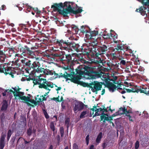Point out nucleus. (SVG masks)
I'll use <instances>...</instances> for the list:
<instances>
[{"mask_svg":"<svg viewBox=\"0 0 149 149\" xmlns=\"http://www.w3.org/2000/svg\"><path fill=\"white\" fill-rule=\"evenodd\" d=\"M105 82L106 84V86L110 92H113L116 90H118V89H123L121 88H118L114 84L108 81L107 80H105Z\"/></svg>","mask_w":149,"mask_h":149,"instance_id":"obj_14","label":"nucleus"},{"mask_svg":"<svg viewBox=\"0 0 149 149\" xmlns=\"http://www.w3.org/2000/svg\"><path fill=\"white\" fill-rule=\"evenodd\" d=\"M96 56V59H97L96 61V63H102V65L103 66H104V63H105L106 62H104V61L103 60V59H102L101 58H100V57H99L98 56Z\"/></svg>","mask_w":149,"mask_h":149,"instance_id":"obj_26","label":"nucleus"},{"mask_svg":"<svg viewBox=\"0 0 149 149\" xmlns=\"http://www.w3.org/2000/svg\"><path fill=\"white\" fill-rule=\"evenodd\" d=\"M81 32L83 33L85 32V28H84V26H81Z\"/></svg>","mask_w":149,"mask_h":149,"instance_id":"obj_61","label":"nucleus"},{"mask_svg":"<svg viewBox=\"0 0 149 149\" xmlns=\"http://www.w3.org/2000/svg\"><path fill=\"white\" fill-rule=\"evenodd\" d=\"M136 11L140 12L142 15L145 16L146 15V17H147L146 12H147V13H149V10L146 7L144 6H141L139 9H136Z\"/></svg>","mask_w":149,"mask_h":149,"instance_id":"obj_17","label":"nucleus"},{"mask_svg":"<svg viewBox=\"0 0 149 149\" xmlns=\"http://www.w3.org/2000/svg\"><path fill=\"white\" fill-rule=\"evenodd\" d=\"M56 40V44L60 47L62 49L69 51L71 50L77 52L81 51L83 49L81 46H80L79 44H76L73 42H67L63 40Z\"/></svg>","mask_w":149,"mask_h":149,"instance_id":"obj_2","label":"nucleus"},{"mask_svg":"<svg viewBox=\"0 0 149 149\" xmlns=\"http://www.w3.org/2000/svg\"><path fill=\"white\" fill-rule=\"evenodd\" d=\"M45 79H46L39 77L38 79H37V81L39 82H40L41 83V82L42 81H43L42 82H44L45 81V80H45Z\"/></svg>","mask_w":149,"mask_h":149,"instance_id":"obj_56","label":"nucleus"},{"mask_svg":"<svg viewBox=\"0 0 149 149\" xmlns=\"http://www.w3.org/2000/svg\"><path fill=\"white\" fill-rule=\"evenodd\" d=\"M102 137V132H100L97 137V138L95 140L96 142L97 143H100Z\"/></svg>","mask_w":149,"mask_h":149,"instance_id":"obj_25","label":"nucleus"},{"mask_svg":"<svg viewBox=\"0 0 149 149\" xmlns=\"http://www.w3.org/2000/svg\"><path fill=\"white\" fill-rule=\"evenodd\" d=\"M52 54L53 56V59H54V60H55V58L60 57L61 58L62 56V54H61L60 53H52Z\"/></svg>","mask_w":149,"mask_h":149,"instance_id":"obj_36","label":"nucleus"},{"mask_svg":"<svg viewBox=\"0 0 149 149\" xmlns=\"http://www.w3.org/2000/svg\"><path fill=\"white\" fill-rule=\"evenodd\" d=\"M6 136V133H1L0 139V149H3L5 146V140Z\"/></svg>","mask_w":149,"mask_h":149,"instance_id":"obj_19","label":"nucleus"},{"mask_svg":"<svg viewBox=\"0 0 149 149\" xmlns=\"http://www.w3.org/2000/svg\"><path fill=\"white\" fill-rule=\"evenodd\" d=\"M60 132L61 135V136L63 137L64 135V128L63 127H61L60 128Z\"/></svg>","mask_w":149,"mask_h":149,"instance_id":"obj_43","label":"nucleus"},{"mask_svg":"<svg viewBox=\"0 0 149 149\" xmlns=\"http://www.w3.org/2000/svg\"><path fill=\"white\" fill-rule=\"evenodd\" d=\"M60 59L61 61H65L68 64L72 63L73 61H75L74 58L73 60H72V57L70 54H62V56Z\"/></svg>","mask_w":149,"mask_h":149,"instance_id":"obj_16","label":"nucleus"},{"mask_svg":"<svg viewBox=\"0 0 149 149\" xmlns=\"http://www.w3.org/2000/svg\"><path fill=\"white\" fill-rule=\"evenodd\" d=\"M95 115L96 116H99L100 115V112L102 111V107L97 108L95 109Z\"/></svg>","mask_w":149,"mask_h":149,"instance_id":"obj_37","label":"nucleus"},{"mask_svg":"<svg viewBox=\"0 0 149 149\" xmlns=\"http://www.w3.org/2000/svg\"><path fill=\"white\" fill-rule=\"evenodd\" d=\"M90 88H91L92 91L95 94L97 93V91L101 90L102 85L99 83H94L93 82L91 83Z\"/></svg>","mask_w":149,"mask_h":149,"instance_id":"obj_15","label":"nucleus"},{"mask_svg":"<svg viewBox=\"0 0 149 149\" xmlns=\"http://www.w3.org/2000/svg\"><path fill=\"white\" fill-rule=\"evenodd\" d=\"M134 65H137L138 64H139L140 62L139 60H138L137 61H136L134 62Z\"/></svg>","mask_w":149,"mask_h":149,"instance_id":"obj_62","label":"nucleus"},{"mask_svg":"<svg viewBox=\"0 0 149 149\" xmlns=\"http://www.w3.org/2000/svg\"><path fill=\"white\" fill-rule=\"evenodd\" d=\"M127 111V109L125 107H120L119 109V110L118 111L120 114H123L124 113H125Z\"/></svg>","mask_w":149,"mask_h":149,"instance_id":"obj_31","label":"nucleus"},{"mask_svg":"<svg viewBox=\"0 0 149 149\" xmlns=\"http://www.w3.org/2000/svg\"><path fill=\"white\" fill-rule=\"evenodd\" d=\"M19 99H20L24 101L25 102H29L31 99L30 97L28 96H22L19 95Z\"/></svg>","mask_w":149,"mask_h":149,"instance_id":"obj_23","label":"nucleus"},{"mask_svg":"<svg viewBox=\"0 0 149 149\" xmlns=\"http://www.w3.org/2000/svg\"><path fill=\"white\" fill-rule=\"evenodd\" d=\"M94 67H91V66H86V67L84 68L82 71L77 72V74L79 75L75 77L72 79V82L75 84L80 85L84 87H88L90 88L91 83H86L80 80L82 78V77L85 75H87L92 79H95L100 77L102 75L100 71H97L95 69Z\"/></svg>","mask_w":149,"mask_h":149,"instance_id":"obj_1","label":"nucleus"},{"mask_svg":"<svg viewBox=\"0 0 149 149\" xmlns=\"http://www.w3.org/2000/svg\"><path fill=\"white\" fill-rule=\"evenodd\" d=\"M33 83L34 85H39L38 87L40 88H44L46 90H47L50 91L51 89H49L48 87L52 88L53 87L52 85L46 79H45V81L42 82L41 83L38 81L37 79L34 78H33Z\"/></svg>","mask_w":149,"mask_h":149,"instance_id":"obj_5","label":"nucleus"},{"mask_svg":"<svg viewBox=\"0 0 149 149\" xmlns=\"http://www.w3.org/2000/svg\"><path fill=\"white\" fill-rule=\"evenodd\" d=\"M8 107V102L6 100H4L2 103V105L1 107V111H6Z\"/></svg>","mask_w":149,"mask_h":149,"instance_id":"obj_21","label":"nucleus"},{"mask_svg":"<svg viewBox=\"0 0 149 149\" xmlns=\"http://www.w3.org/2000/svg\"><path fill=\"white\" fill-rule=\"evenodd\" d=\"M37 99H38V98L37 97H35V102L34 103V104L36 106L37 105H39V102H40L39 101H38V100L37 101Z\"/></svg>","mask_w":149,"mask_h":149,"instance_id":"obj_54","label":"nucleus"},{"mask_svg":"<svg viewBox=\"0 0 149 149\" xmlns=\"http://www.w3.org/2000/svg\"><path fill=\"white\" fill-rule=\"evenodd\" d=\"M83 11L82 7H79L77 10H74L72 14L77 15L81 13Z\"/></svg>","mask_w":149,"mask_h":149,"instance_id":"obj_29","label":"nucleus"},{"mask_svg":"<svg viewBox=\"0 0 149 149\" xmlns=\"http://www.w3.org/2000/svg\"><path fill=\"white\" fill-rule=\"evenodd\" d=\"M116 51H123L124 53L125 51H127L128 49V48L127 47L126 48L123 46L121 45H118L117 47L115 48V49H114L113 51H114L115 50Z\"/></svg>","mask_w":149,"mask_h":149,"instance_id":"obj_22","label":"nucleus"},{"mask_svg":"<svg viewBox=\"0 0 149 149\" xmlns=\"http://www.w3.org/2000/svg\"><path fill=\"white\" fill-rule=\"evenodd\" d=\"M13 133V132L11 130H8L7 134V139L8 141L11 137V135Z\"/></svg>","mask_w":149,"mask_h":149,"instance_id":"obj_34","label":"nucleus"},{"mask_svg":"<svg viewBox=\"0 0 149 149\" xmlns=\"http://www.w3.org/2000/svg\"><path fill=\"white\" fill-rule=\"evenodd\" d=\"M32 133V127H30L27 130V134L29 136L31 135Z\"/></svg>","mask_w":149,"mask_h":149,"instance_id":"obj_39","label":"nucleus"},{"mask_svg":"<svg viewBox=\"0 0 149 149\" xmlns=\"http://www.w3.org/2000/svg\"><path fill=\"white\" fill-rule=\"evenodd\" d=\"M70 120V118H68L65 119V124L67 125V127L68 130V128L69 127Z\"/></svg>","mask_w":149,"mask_h":149,"instance_id":"obj_38","label":"nucleus"},{"mask_svg":"<svg viewBox=\"0 0 149 149\" xmlns=\"http://www.w3.org/2000/svg\"><path fill=\"white\" fill-rule=\"evenodd\" d=\"M36 67L35 66L33 69V71L34 72H37L38 73L43 72V74H45L46 70L44 68H39V66L36 63Z\"/></svg>","mask_w":149,"mask_h":149,"instance_id":"obj_20","label":"nucleus"},{"mask_svg":"<svg viewBox=\"0 0 149 149\" xmlns=\"http://www.w3.org/2000/svg\"><path fill=\"white\" fill-rule=\"evenodd\" d=\"M32 7H31L30 6H29V7L27 8V9H26V11L25 12L26 13L30 12L31 9H32Z\"/></svg>","mask_w":149,"mask_h":149,"instance_id":"obj_53","label":"nucleus"},{"mask_svg":"<svg viewBox=\"0 0 149 149\" xmlns=\"http://www.w3.org/2000/svg\"><path fill=\"white\" fill-rule=\"evenodd\" d=\"M101 120L103 121V123L104 124H105L106 121H108L109 122V118L108 116H106L104 115H102L100 116Z\"/></svg>","mask_w":149,"mask_h":149,"instance_id":"obj_27","label":"nucleus"},{"mask_svg":"<svg viewBox=\"0 0 149 149\" xmlns=\"http://www.w3.org/2000/svg\"><path fill=\"white\" fill-rule=\"evenodd\" d=\"M5 55V54L3 51L0 50V57H1V56H3V55Z\"/></svg>","mask_w":149,"mask_h":149,"instance_id":"obj_63","label":"nucleus"},{"mask_svg":"<svg viewBox=\"0 0 149 149\" xmlns=\"http://www.w3.org/2000/svg\"><path fill=\"white\" fill-rule=\"evenodd\" d=\"M84 104L81 102L77 101L74 104L73 110L74 112L76 113L79 111L83 110L84 108Z\"/></svg>","mask_w":149,"mask_h":149,"instance_id":"obj_13","label":"nucleus"},{"mask_svg":"<svg viewBox=\"0 0 149 149\" xmlns=\"http://www.w3.org/2000/svg\"><path fill=\"white\" fill-rule=\"evenodd\" d=\"M107 146V144H106V143L105 142H104L102 144V147L104 149Z\"/></svg>","mask_w":149,"mask_h":149,"instance_id":"obj_64","label":"nucleus"},{"mask_svg":"<svg viewBox=\"0 0 149 149\" xmlns=\"http://www.w3.org/2000/svg\"><path fill=\"white\" fill-rule=\"evenodd\" d=\"M42 111L45 118L47 119H48L49 118V116L46 111L45 109H43Z\"/></svg>","mask_w":149,"mask_h":149,"instance_id":"obj_42","label":"nucleus"},{"mask_svg":"<svg viewBox=\"0 0 149 149\" xmlns=\"http://www.w3.org/2000/svg\"><path fill=\"white\" fill-rule=\"evenodd\" d=\"M103 35L104 36H106V38H110V36L111 37H113V35L112 34V33H110V35H109V33H107V34L104 33V34Z\"/></svg>","mask_w":149,"mask_h":149,"instance_id":"obj_46","label":"nucleus"},{"mask_svg":"<svg viewBox=\"0 0 149 149\" xmlns=\"http://www.w3.org/2000/svg\"><path fill=\"white\" fill-rule=\"evenodd\" d=\"M52 100H53L57 101V102H59V100L58 98V97H53V98H51Z\"/></svg>","mask_w":149,"mask_h":149,"instance_id":"obj_60","label":"nucleus"},{"mask_svg":"<svg viewBox=\"0 0 149 149\" xmlns=\"http://www.w3.org/2000/svg\"><path fill=\"white\" fill-rule=\"evenodd\" d=\"M124 59V58H123V59H120V62L119 63H118V64L122 65H127V63L128 62L127 61H126V60H125Z\"/></svg>","mask_w":149,"mask_h":149,"instance_id":"obj_33","label":"nucleus"},{"mask_svg":"<svg viewBox=\"0 0 149 149\" xmlns=\"http://www.w3.org/2000/svg\"><path fill=\"white\" fill-rule=\"evenodd\" d=\"M108 49L107 47L105 45H102L101 46H98L97 49H95V55L97 56L99 55L104 54L106 53Z\"/></svg>","mask_w":149,"mask_h":149,"instance_id":"obj_11","label":"nucleus"},{"mask_svg":"<svg viewBox=\"0 0 149 149\" xmlns=\"http://www.w3.org/2000/svg\"><path fill=\"white\" fill-rule=\"evenodd\" d=\"M69 3L72 4V2H65L63 3L61 2L58 3H55L52 5L51 8H53V10L54 12L57 11L59 13V10H61V8H64L65 7H67Z\"/></svg>","mask_w":149,"mask_h":149,"instance_id":"obj_7","label":"nucleus"},{"mask_svg":"<svg viewBox=\"0 0 149 149\" xmlns=\"http://www.w3.org/2000/svg\"><path fill=\"white\" fill-rule=\"evenodd\" d=\"M10 91L13 93L14 95V96L15 97V99L16 98V97H19L20 94H17V93H15V91H13L12 90L10 89Z\"/></svg>","mask_w":149,"mask_h":149,"instance_id":"obj_47","label":"nucleus"},{"mask_svg":"<svg viewBox=\"0 0 149 149\" xmlns=\"http://www.w3.org/2000/svg\"><path fill=\"white\" fill-rule=\"evenodd\" d=\"M89 135L88 134L86 136V145H88L89 142Z\"/></svg>","mask_w":149,"mask_h":149,"instance_id":"obj_51","label":"nucleus"},{"mask_svg":"<svg viewBox=\"0 0 149 149\" xmlns=\"http://www.w3.org/2000/svg\"><path fill=\"white\" fill-rule=\"evenodd\" d=\"M23 140H24L23 138L22 137L19 138L18 140L17 141V144L19 143H22L23 141Z\"/></svg>","mask_w":149,"mask_h":149,"instance_id":"obj_52","label":"nucleus"},{"mask_svg":"<svg viewBox=\"0 0 149 149\" xmlns=\"http://www.w3.org/2000/svg\"><path fill=\"white\" fill-rule=\"evenodd\" d=\"M80 61L83 64H86V65H84L83 64L82 65H85V66H88V65H90V66H91V67H94L95 68V70H96V68H95V66H92L91 65H89V64H90V62H89L88 61H87L85 60L84 58H82L80 59Z\"/></svg>","mask_w":149,"mask_h":149,"instance_id":"obj_24","label":"nucleus"},{"mask_svg":"<svg viewBox=\"0 0 149 149\" xmlns=\"http://www.w3.org/2000/svg\"><path fill=\"white\" fill-rule=\"evenodd\" d=\"M50 127L51 130L53 131H54L55 129L54 122H51L50 123Z\"/></svg>","mask_w":149,"mask_h":149,"instance_id":"obj_40","label":"nucleus"},{"mask_svg":"<svg viewBox=\"0 0 149 149\" xmlns=\"http://www.w3.org/2000/svg\"><path fill=\"white\" fill-rule=\"evenodd\" d=\"M148 139H145L144 140H143L141 143V144L143 147H146L148 145Z\"/></svg>","mask_w":149,"mask_h":149,"instance_id":"obj_32","label":"nucleus"},{"mask_svg":"<svg viewBox=\"0 0 149 149\" xmlns=\"http://www.w3.org/2000/svg\"><path fill=\"white\" fill-rule=\"evenodd\" d=\"M78 147L76 143H74L73 145V149H78Z\"/></svg>","mask_w":149,"mask_h":149,"instance_id":"obj_58","label":"nucleus"},{"mask_svg":"<svg viewBox=\"0 0 149 149\" xmlns=\"http://www.w3.org/2000/svg\"><path fill=\"white\" fill-rule=\"evenodd\" d=\"M87 112L86 111H83L82 112L79 116L80 118L82 119L87 116L86 115L87 114Z\"/></svg>","mask_w":149,"mask_h":149,"instance_id":"obj_30","label":"nucleus"},{"mask_svg":"<svg viewBox=\"0 0 149 149\" xmlns=\"http://www.w3.org/2000/svg\"><path fill=\"white\" fill-rule=\"evenodd\" d=\"M21 61L23 66L25 68L26 71L28 73H29V71L30 70L31 68L33 69L35 66L36 67L37 66L36 61L33 62L26 58H24L21 60Z\"/></svg>","mask_w":149,"mask_h":149,"instance_id":"obj_4","label":"nucleus"},{"mask_svg":"<svg viewBox=\"0 0 149 149\" xmlns=\"http://www.w3.org/2000/svg\"><path fill=\"white\" fill-rule=\"evenodd\" d=\"M84 67H86L85 65H80L78 66L77 68L75 69V72H76V73L73 71L71 72L70 73H66L67 77L71 78L70 79H67V80H70L72 82L71 80L72 79L78 75L79 74H77V71H78V72H80V71H82Z\"/></svg>","mask_w":149,"mask_h":149,"instance_id":"obj_9","label":"nucleus"},{"mask_svg":"<svg viewBox=\"0 0 149 149\" xmlns=\"http://www.w3.org/2000/svg\"><path fill=\"white\" fill-rule=\"evenodd\" d=\"M6 66L3 65L2 70L4 72L2 73H4L6 75L9 74L11 75L12 78H14V76L13 74L15 72V71L13 69L12 67Z\"/></svg>","mask_w":149,"mask_h":149,"instance_id":"obj_12","label":"nucleus"},{"mask_svg":"<svg viewBox=\"0 0 149 149\" xmlns=\"http://www.w3.org/2000/svg\"><path fill=\"white\" fill-rule=\"evenodd\" d=\"M18 48L20 52L22 53V55L24 56L27 55L28 56H33L35 54L34 51H33V50L34 49V47L30 48L27 45L22 46L19 45Z\"/></svg>","mask_w":149,"mask_h":149,"instance_id":"obj_3","label":"nucleus"},{"mask_svg":"<svg viewBox=\"0 0 149 149\" xmlns=\"http://www.w3.org/2000/svg\"><path fill=\"white\" fill-rule=\"evenodd\" d=\"M120 113H119L118 111L117 112H116L115 113L113 114L111 116L113 117L117 116Z\"/></svg>","mask_w":149,"mask_h":149,"instance_id":"obj_59","label":"nucleus"},{"mask_svg":"<svg viewBox=\"0 0 149 149\" xmlns=\"http://www.w3.org/2000/svg\"><path fill=\"white\" fill-rule=\"evenodd\" d=\"M102 113H103V114H104V112H107L108 111V110L107 109L109 108V107H107V108H105V106L104 105H102Z\"/></svg>","mask_w":149,"mask_h":149,"instance_id":"obj_41","label":"nucleus"},{"mask_svg":"<svg viewBox=\"0 0 149 149\" xmlns=\"http://www.w3.org/2000/svg\"><path fill=\"white\" fill-rule=\"evenodd\" d=\"M98 34V31H94L90 32L88 31L86 33L85 36L88 39H93V42L95 45L97 44V40L98 38L96 37V35Z\"/></svg>","mask_w":149,"mask_h":149,"instance_id":"obj_8","label":"nucleus"},{"mask_svg":"<svg viewBox=\"0 0 149 149\" xmlns=\"http://www.w3.org/2000/svg\"><path fill=\"white\" fill-rule=\"evenodd\" d=\"M5 117L4 113H2L0 116V119L1 121L5 120Z\"/></svg>","mask_w":149,"mask_h":149,"instance_id":"obj_49","label":"nucleus"},{"mask_svg":"<svg viewBox=\"0 0 149 149\" xmlns=\"http://www.w3.org/2000/svg\"><path fill=\"white\" fill-rule=\"evenodd\" d=\"M139 142L138 141H137L135 143V149H138L139 147Z\"/></svg>","mask_w":149,"mask_h":149,"instance_id":"obj_48","label":"nucleus"},{"mask_svg":"<svg viewBox=\"0 0 149 149\" xmlns=\"http://www.w3.org/2000/svg\"><path fill=\"white\" fill-rule=\"evenodd\" d=\"M48 70H46V71L47 72H46L45 74L48 75L49 74L51 75H52L54 74V71L53 72H52V70H48Z\"/></svg>","mask_w":149,"mask_h":149,"instance_id":"obj_45","label":"nucleus"},{"mask_svg":"<svg viewBox=\"0 0 149 149\" xmlns=\"http://www.w3.org/2000/svg\"><path fill=\"white\" fill-rule=\"evenodd\" d=\"M70 4H69L66 8H63L62 10H59V14L63 15L64 17H65L67 16L68 14L72 13L74 10L72 8Z\"/></svg>","mask_w":149,"mask_h":149,"instance_id":"obj_10","label":"nucleus"},{"mask_svg":"<svg viewBox=\"0 0 149 149\" xmlns=\"http://www.w3.org/2000/svg\"><path fill=\"white\" fill-rule=\"evenodd\" d=\"M71 28L72 29V31L73 33H77L79 29L77 26L74 25H72L71 26Z\"/></svg>","mask_w":149,"mask_h":149,"instance_id":"obj_28","label":"nucleus"},{"mask_svg":"<svg viewBox=\"0 0 149 149\" xmlns=\"http://www.w3.org/2000/svg\"><path fill=\"white\" fill-rule=\"evenodd\" d=\"M9 53H10V52L11 51L12 52L14 53L15 52L14 50H15V48L13 47H9Z\"/></svg>","mask_w":149,"mask_h":149,"instance_id":"obj_57","label":"nucleus"},{"mask_svg":"<svg viewBox=\"0 0 149 149\" xmlns=\"http://www.w3.org/2000/svg\"><path fill=\"white\" fill-rule=\"evenodd\" d=\"M15 138L16 136H13L11 138L10 142H11V143L12 144H13L14 143L15 141Z\"/></svg>","mask_w":149,"mask_h":149,"instance_id":"obj_55","label":"nucleus"},{"mask_svg":"<svg viewBox=\"0 0 149 149\" xmlns=\"http://www.w3.org/2000/svg\"><path fill=\"white\" fill-rule=\"evenodd\" d=\"M144 70V68L141 67H140L138 69V70L141 72V73L142 74H143V73H144L143 71Z\"/></svg>","mask_w":149,"mask_h":149,"instance_id":"obj_50","label":"nucleus"},{"mask_svg":"<svg viewBox=\"0 0 149 149\" xmlns=\"http://www.w3.org/2000/svg\"><path fill=\"white\" fill-rule=\"evenodd\" d=\"M137 87V86H135L132 88V90L134 91L132 92V93H138L140 92V93H143L149 96V88L147 86L143 85L140 86L139 88Z\"/></svg>","mask_w":149,"mask_h":149,"instance_id":"obj_6","label":"nucleus"},{"mask_svg":"<svg viewBox=\"0 0 149 149\" xmlns=\"http://www.w3.org/2000/svg\"><path fill=\"white\" fill-rule=\"evenodd\" d=\"M107 75V77L105 78V80H107L109 82L110 81H112L114 84H118V82L116 81V80L118 79V77L117 76H114V73L111 74V76H109L108 74Z\"/></svg>","mask_w":149,"mask_h":149,"instance_id":"obj_18","label":"nucleus"},{"mask_svg":"<svg viewBox=\"0 0 149 149\" xmlns=\"http://www.w3.org/2000/svg\"><path fill=\"white\" fill-rule=\"evenodd\" d=\"M44 56L46 57L48 59V60L53 61L54 60V59L53 58V56L52 54H45L44 55Z\"/></svg>","mask_w":149,"mask_h":149,"instance_id":"obj_35","label":"nucleus"},{"mask_svg":"<svg viewBox=\"0 0 149 149\" xmlns=\"http://www.w3.org/2000/svg\"><path fill=\"white\" fill-rule=\"evenodd\" d=\"M0 58V62L1 63H3L5 61V60L6 58V55L3 56H1Z\"/></svg>","mask_w":149,"mask_h":149,"instance_id":"obj_44","label":"nucleus"}]
</instances>
